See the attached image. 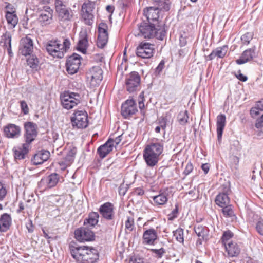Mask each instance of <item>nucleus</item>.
I'll use <instances>...</instances> for the list:
<instances>
[{"label":"nucleus","instance_id":"6","mask_svg":"<svg viewBox=\"0 0 263 263\" xmlns=\"http://www.w3.org/2000/svg\"><path fill=\"white\" fill-rule=\"evenodd\" d=\"M55 11L59 19L61 21H70L73 17L72 10L67 7L62 0H55L54 2Z\"/></svg>","mask_w":263,"mask_h":263},{"label":"nucleus","instance_id":"53","mask_svg":"<svg viewBox=\"0 0 263 263\" xmlns=\"http://www.w3.org/2000/svg\"><path fill=\"white\" fill-rule=\"evenodd\" d=\"M193 168V164L191 162L188 163L185 166L183 174L186 176L188 175L192 172Z\"/></svg>","mask_w":263,"mask_h":263},{"label":"nucleus","instance_id":"54","mask_svg":"<svg viewBox=\"0 0 263 263\" xmlns=\"http://www.w3.org/2000/svg\"><path fill=\"white\" fill-rule=\"evenodd\" d=\"M235 77L240 81L242 82H246L248 80V78L246 76L241 73V71L239 70L237 71V73H235Z\"/></svg>","mask_w":263,"mask_h":263},{"label":"nucleus","instance_id":"30","mask_svg":"<svg viewBox=\"0 0 263 263\" xmlns=\"http://www.w3.org/2000/svg\"><path fill=\"white\" fill-rule=\"evenodd\" d=\"M255 54V49L250 48L246 50L243 52L239 59L236 61V63L238 65L245 64L251 61Z\"/></svg>","mask_w":263,"mask_h":263},{"label":"nucleus","instance_id":"7","mask_svg":"<svg viewBox=\"0 0 263 263\" xmlns=\"http://www.w3.org/2000/svg\"><path fill=\"white\" fill-rule=\"evenodd\" d=\"M71 121L73 127L77 128H85L88 126V115L84 110L75 111L71 118Z\"/></svg>","mask_w":263,"mask_h":263},{"label":"nucleus","instance_id":"37","mask_svg":"<svg viewBox=\"0 0 263 263\" xmlns=\"http://www.w3.org/2000/svg\"><path fill=\"white\" fill-rule=\"evenodd\" d=\"M194 231L199 237V240L201 241L206 238L208 236V228L202 225L198 224L195 226Z\"/></svg>","mask_w":263,"mask_h":263},{"label":"nucleus","instance_id":"40","mask_svg":"<svg viewBox=\"0 0 263 263\" xmlns=\"http://www.w3.org/2000/svg\"><path fill=\"white\" fill-rule=\"evenodd\" d=\"M233 234L230 231H225L222 235L221 237V241L224 245V247H226L232 241L231 240V238L233 237Z\"/></svg>","mask_w":263,"mask_h":263},{"label":"nucleus","instance_id":"45","mask_svg":"<svg viewBox=\"0 0 263 263\" xmlns=\"http://www.w3.org/2000/svg\"><path fill=\"white\" fill-rule=\"evenodd\" d=\"M126 230L128 232H132L135 228L134 219L133 217H127V220L125 222Z\"/></svg>","mask_w":263,"mask_h":263},{"label":"nucleus","instance_id":"34","mask_svg":"<svg viewBox=\"0 0 263 263\" xmlns=\"http://www.w3.org/2000/svg\"><path fill=\"white\" fill-rule=\"evenodd\" d=\"M225 249L228 256L230 257L236 256L240 252V247L236 242H232L225 247Z\"/></svg>","mask_w":263,"mask_h":263},{"label":"nucleus","instance_id":"55","mask_svg":"<svg viewBox=\"0 0 263 263\" xmlns=\"http://www.w3.org/2000/svg\"><path fill=\"white\" fill-rule=\"evenodd\" d=\"M256 228L258 233L263 235V220L258 222Z\"/></svg>","mask_w":263,"mask_h":263},{"label":"nucleus","instance_id":"61","mask_svg":"<svg viewBox=\"0 0 263 263\" xmlns=\"http://www.w3.org/2000/svg\"><path fill=\"white\" fill-rule=\"evenodd\" d=\"M167 121V119L166 118H164L163 119L162 121L161 122L160 127L163 130H165L166 128V122Z\"/></svg>","mask_w":263,"mask_h":263},{"label":"nucleus","instance_id":"21","mask_svg":"<svg viewBox=\"0 0 263 263\" xmlns=\"http://www.w3.org/2000/svg\"><path fill=\"white\" fill-rule=\"evenodd\" d=\"M77 148L72 145H70L65 150V156L63 160L60 161L59 163L60 165L67 167L71 165L74 161Z\"/></svg>","mask_w":263,"mask_h":263},{"label":"nucleus","instance_id":"29","mask_svg":"<svg viewBox=\"0 0 263 263\" xmlns=\"http://www.w3.org/2000/svg\"><path fill=\"white\" fill-rule=\"evenodd\" d=\"M113 148L112 141L111 139H109L105 144L100 146L97 150L99 156L101 158H105Z\"/></svg>","mask_w":263,"mask_h":263},{"label":"nucleus","instance_id":"51","mask_svg":"<svg viewBox=\"0 0 263 263\" xmlns=\"http://www.w3.org/2000/svg\"><path fill=\"white\" fill-rule=\"evenodd\" d=\"M178 207L177 205H176L175 209H174L172 212L168 215V219L170 220H173L174 218L177 217L178 215Z\"/></svg>","mask_w":263,"mask_h":263},{"label":"nucleus","instance_id":"2","mask_svg":"<svg viewBox=\"0 0 263 263\" xmlns=\"http://www.w3.org/2000/svg\"><path fill=\"white\" fill-rule=\"evenodd\" d=\"M163 151V144L161 142L151 143L147 145L143 153V158L147 165L151 167L156 166Z\"/></svg>","mask_w":263,"mask_h":263},{"label":"nucleus","instance_id":"38","mask_svg":"<svg viewBox=\"0 0 263 263\" xmlns=\"http://www.w3.org/2000/svg\"><path fill=\"white\" fill-rule=\"evenodd\" d=\"M259 111H263V99L257 101L255 106L250 109V115L252 118L259 114Z\"/></svg>","mask_w":263,"mask_h":263},{"label":"nucleus","instance_id":"47","mask_svg":"<svg viewBox=\"0 0 263 263\" xmlns=\"http://www.w3.org/2000/svg\"><path fill=\"white\" fill-rule=\"evenodd\" d=\"M253 34L252 32H247L241 37V40L243 44L248 45L253 39Z\"/></svg>","mask_w":263,"mask_h":263},{"label":"nucleus","instance_id":"27","mask_svg":"<svg viewBox=\"0 0 263 263\" xmlns=\"http://www.w3.org/2000/svg\"><path fill=\"white\" fill-rule=\"evenodd\" d=\"M12 224L11 215L8 213H4L0 217V232H5L10 228Z\"/></svg>","mask_w":263,"mask_h":263},{"label":"nucleus","instance_id":"12","mask_svg":"<svg viewBox=\"0 0 263 263\" xmlns=\"http://www.w3.org/2000/svg\"><path fill=\"white\" fill-rule=\"evenodd\" d=\"M81 56L77 53L69 57L66 66V70L69 74H73L78 71L81 64Z\"/></svg>","mask_w":263,"mask_h":263},{"label":"nucleus","instance_id":"46","mask_svg":"<svg viewBox=\"0 0 263 263\" xmlns=\"http://www.w3.org/2000/svg\"><path fill=\"white\" fill-rule=\"evenodd\" d=\"M222 208V212L224 216L231 217L234 215L232 206L229 204H228V205H226V206H223Z\"/></svg>","mask_w":263,"mask_h":263},{"label":"nucleus","instance_id":"42","mask_svg":"<svg viewBox=\"0 0 263 263\" xmlns=\"http://www.w3.org/2000/svg\"><path fill=\"white\" fill-rule=\"evenodd\" d=\"M28 65L33 69L37 70L39 68V61L35 55L30 56L27 60Z\"/></svg>","mask_w":263,"mask_h":263},{"label":"nucleus","instance_id":"26","mask_svg":"<svg viewBox=\"0 0 263 263\" xmlns=\"http://www.w3.org/2000/svg\"><path fill=\"white\" fill-rule=\"evenodd\" d=\"M11 32L6 31L1 36L0 40V44L4 48L7 50L8 53L11 55L12 54L11 50Z\"/></svg>","mask_w":263,"mask_h":263},{"label":"nucleus","instance_id":"5","mask_svg":"<svg viewBox=\"0 0 263 263\" xmlns=\"http://www.w3.org/2000/svg\"><path fill=\"white\" fill-rule=\"evenodd\" d=\"M60 98L62 106L68 110L75 107L81 102L80 95L72 92L65 91Z\"/></svg>","mask_w":263,"mask_h":263},{"label":"nucleus","instance_id":"33","mask_svg":"<svg viewBox=\"0 0 263 263\" xmlns=\"http://www.w3.org/2000/svg\"><path fill=\"white\" fill-rule=\"evenodd\" d=\"M29 147V144L25 143L22 146L15 148L14 151L15 159L18 160L24 159L28 152Z\"/></svg>","mask_w":263,"mask_h":263},{"label":"nucleus","instance_id":"3","mask_svg":"<svg viewBox=\"0 0 263 263\" xmlns=\"http://www.w3.org/2000/svg\"><path fill=\"white\" fill-rule=\"evenodd\" d=\"M139 30L140 34L138 35L144 38L156 37L159 40H163L166 34L164 28L161 25L155 24L142 23L139 26Z\"/></svg>","mask_w":263,"mask_h":263},{"label":"nucleus","instance_id":"9","mask_svg":"<svg viewBox=\"0 0 263 263\" xmlns=\"http://www.w3.org/2000/svg\"><path fill=\"white\" fill-rule=\"evenodd\" d=\"M154 46V45L149 43L141 42L137 48L136 54L142 58H151L155 51Z\"/></svg>","mask_w":263,"mask_h":263},{"label":"nucleus","instance_id":"1","mask_svg":"<svg viewBox=\"0 0 263 263\" xmlns=\"http://www.w3.org/2000/svg\"><path fill=\"white\" fill-rule=\"evenodd\" d=\"M69 249L71 256L79 263H95L99 258L98 251L92 248L70 244Z\"/></svg>","mask_w":263,"mask_h":263},{"label":"nucleus","instance_id":"13","mask_svg":"<svg viewBox=\"0 0 263 263\" xmlns=\"http://www.w3.org/2000/svg\"><path fill=\"white\" fill-rule=\"evenodd\" d=\"M140 82V77L138 72L134 71L127 76L125 84L126 89L129 92L136 91Z\"/></svg>","mask_w":263,"mask_h":263},{"label":"nucleus","instance_id":"32","mask_svg":"<svg viewBox=\"0 0 263 263\" xmlns=\"http://www.w3.org/2000/svg\"><path fill=\"white\" fill-rule=\"evenodd\" d=\"M226 117L223 114H220L217 117V133L218 139L219 140L221 139L223 129L226 125Z\"/></svg>","mask_w":263,"mask_h":263},{"label":"nucleus","instance_id":"41","mask_svg":"<svg viewBox=\"0 0 263 263\" xmlns=\"http://www.w3.org/2000/svg\"><path fill=\"white\" fill-rule=\"evenodd\" d=\"M99 217V214L97 212L90 213L88 218L86 219L87 223L91 226H95L98 222Z\"/></svg>","mask_w":263,"mask_h":263},{"label":"nucleus","instance_id":"20","mask_svg":"<svg viewBox=\"0 0 263 263\" xmlns=\"http://www.w3.org/2000/svg\"><path fill=\"white\" fill-rule=\"evenodd\" d=\"M157 5V7L156 8L150 7L147 8L146 10H144V15L146 17L149 24L159 25L158 22L159 18V10H161L159 8V5Z\"/></svg>","mask_w":263,"mask_h":263},{"label":"nucleus","instance_id":"43","mask_svg":"<svg viewBox=\"0 0 263 263\" xmlns=\"http://www.w3.org/2000/svg\"><path fill=\"white\" fill-rule=\"evenodd\" d=\"M177 119L180 124L185 125L189 119L187 111L186 110L180 112L178 115Z\"/></svg>","mask_w":263,"mask_h":263},{"label":"nucleus","instance_id":"31","mask_svg":"<svg viewBox=\"0 0 263 263\" xmlns=\"http://www.w3.org/2000/svg\"><path fill=\"white\" fill-rule=\"evenodd\" d=\"M228 49V47L227 45L216 48L208 56V60H212L216 57L219 58H223L227 54Z\"/></svg>","mask_w":263,"mask_h":263},{"label":"nucleus","instance_id":"57","mask_svg":"<svg viewBox=\"0 0 263 263\" xmlns=\"http://www.w3.org/2000/svg\"><path fill=\"white\" fill-rule=\"evenodd\" d=\"M180 45L181 46H184L187 44L186 39L185 36H183L182 35H181L180 36Z\"/></svg>","mask_w":263,"mask_h":263},{"label":"nucleus","instance_id":"59","mask_svg":"<svg viewBox=\"0 0 263 263\" xmlns=\"http://www.w3.org/2000/svg\"><path fill=\"white\" fill-rule=\"evenodd\" d=\"M26 228L28 232L32 233L33 231V224L31 221H30V222L26 225Z\"/></svg>","mask_w":263,"mask_h":263},{"label":"nucleus","instance_id":"56","mask_svg":"<svg viewBox=\"0 0 263 263\" xmlns=\"http://www.w3.org/2000/svg\"><path fill=\"white\" fill-rule=\"evenodd\" d=\"M164 62L163 61H161L160 63L159 64L157 68H156V72L158 73H159L161 72L162 70L164 68Z\"/></svg>","mask_w":263,"mask_h":263},{"label":"nucleus","instance_id":"44","mask_svg":"<svg viewBox=\"0 0 263 263\" xmlns=\"http://www.w3.org/2000/svg\"><path fill=\"white\" fill-rule=\"evenodd\" d=\"M173 235L178 242L181 243L184 242L183 230L182 228H179L173 231Z\"/></svg>","mask_w":263,"mask_h":263},{"label":"nucleus","instance_id":"4","mask_svg":"<svg viewBox=\"0 0 263 263\" xmlns=\"http://www.w3.org/2000/svg\"><path fill=\"white\" fill-rule=\"evenodd\" d=\"M70 46L68 39H65L63 43L58 40L48 41L46 44L48 53L54 58H62Z\"/></svg>","mask_w":263,"mask_h":263},{"label":"nucleus","instance_id":"11","mask_svg":"<svg viewBox=\"0 0 263 263\" xmlns=\"http://www.w3.org/2000/svg\"><path fill=\"white\" fill-rule=\"evenodd\" d=\"M102 70L99 66L92 67L87 73V79L92 86L98 85L103 79Z\"/></svg>","mask_w":263,"mask_h":263},{"label":"nucleus","instance_id":"60","mask_svg":"<svg viewBox=\"0 0 263 263\" xmlns=\"http://www.w3.org/2000/svg\"><path fill=\"white\" fill-rule=\"evenodd\" d=\"M202 170L205 174H207L209 171V166L208 163L203 164L201 166Z\"/></svg>","mask_w":263,"mask_h":263},{"label":"nucleus","instance_id":"23","mask_svg":"<svg viewBox=\"0 0 263 263\" xmlns=\"http://www.w3.org/2000/svg\"><path fill=\"white\" fill-rule=\"evenodd\" d=\"M88 45V35L86 30H82L79 34V41L77 49L83 53H86Z\"/></svg>","mask_w":263,"mask_h":263},{"label":"nucleus","instance_id":"35","mask_svg":"<svg viewBox=\"0 0 263 263\" xmlns=\"http://www.w3.org/2000/svg\"><path fill=\"white\" fill-rule=\"evenodd\" d=\"M168 194L166 192H160L158 195L151 196L154 203L157 205H164L168 200Z\"/></svg>","mask_w":263,"mask_h":263},{"label":"nucleus","instance_id":"39","mask_svg":"<svg viewBox=\"0 0 263 263\" xmlns=\"http://www.w3.org/2000/svg\"><path fill=\"white\" fill-rule=\"evenodd\" d=\"M52 14L50 11H44L40 15L39 20L42 23L49 24L51 21Z\"/></svg>","mask_w":263,"mask_h":263},{"label":"nucleus","instance_id":"64","mask_svg":"<svg viewBox=\"0 0 263 263\" xmlns=\"http://www.w3.org/2000/svg\"><path fill=\"white\" fill-rule=\"evenodd\" d=\"M141 259L140 258H132L129 261V263H141Z\"/></svg>","mask_w":263,"mask_h":263},{"label":"nucleus","instance_id":"19","mask_svg":"<svg viewBox=\"0 0 263 263\" xmlns=\"http://www.w3.org/2000/svg\"><path fill=\"white\" fill-rule=\"evenodd\" d=\"M59 180V175L56 173H52L48 176L42 179L39 185L43 190L51 188L56 185Z\"/></svg>","mask_w":263,"mask_h":263},{"label":"nucleus","instance_id":"22","mask_svg":"<svg viewBox=\"0 0 263 263\" xmlns=\"http://www.w3.org/2000/svg\"><path fill=\"white\" fill-rule=\"evenodd\" d=\"M99 211L101 216L107 220H111L114 217V205L110 202L101 205Z\"/></svg>","mask_w":263,"mask_h":263},{"label":"nucleus","instance_id":"8","mask_svg":"<svg viewBox=\"0 0 263 263\" xmlns=\"http://www.w3.org/2000/svg\"><path fill=\"white\" fill-rule=\"evenodd\" d=\"M157 231L154 228H144L142 243L144 246H154L158 239Z\"/></svg>","mask_w":263,"mask_h":263},{"label":"nucleus","instance_id":"17","mask_svg":"<svg viewBox=\"0 0 263 263\" xmlns=\"http://www.w3.org/2000/svg\"><path fill=\"white\" fill-rule=\"evenodd\" d=\"M74 237L80 242L89 241L93 240L94 234L89 229L80 228L75 230Z\"/></svg>","mask_w":263,"mask_h":263},{"label":"nucleus","instance_id":"25","mask_svg":"<svg viewBox=\"0 0 263 263\" xmlns=\"http://www.w3.org/2000/svg\"><path fill=\"white\" fill-rule=\"evenodd\" d=\"M229 192H230V189L229 187H227L223 192L220 193L217 195L215 202L217 205L223 207L228 205L230 203V198L228 197Z\"/></svg>","mask_w":263,"mask_h":263},{"label":"nucleus","instance_id":"62","mask_svg":"<svg viewBox=\"0 0 263 263\" xmlns=\"http://www.w3.org/2000/svg\"><path fill=\"white\" fill-rule=\"evenodd\" d=\"M106 10L110 13H112L114 11V7L111 5H107L106 7Z\"/></svg>","mask_w":263,"mask_h":263},{"label":"nucleus","instance_id":"14","mask_svg":"<svg viewBox=\"0 0 263 263\" xmlns=\"http://www.w3.org/2000/svg\"><path fill=\"white\" fill-rule=\"evenodd\" d=\"M108 39L107 25L105 23H101L98 27L97 46L100 48H103L108 42Z\"/></svg>","mask_w":263,"mask_h":263},{"label":"nucleus","instance_id":"15","mask_svg":"<svg viewBox=\"0 0 263 263\" xmlns=\"http://www.w3.org/2000/svg\"><path fill=\"white\" fill-rule=\"evenodd\" d=\"M137 111L136 104L133 99L127 100L121 107V115L124 118H128Z\"/></svg>","mask_w":263,"mask_h":263},{"label":"nucleus","instance_id":"36","mask_svg":"<svg viewBox=\"0 0 263 263\" xmlns=\"http://www.w3.org/2000/svg\"><path fill=\"white\" fill-rule=\"evenodd\" d=\"M6 18L10 27L14 28L18 23V18L15 14V11L11 10V11L6 12Z\"/></svg>","mask_w":263,"mask_h":263},{"label":"nucleus","instance_id":"48","mask_svg":"<svg viewBox=\"0 0 263 263\" xmlns=\"http://www.w3.org/2000/svg\"><path fill=\"white\" fill-rule=\"evenodd\" d=\"M7 194V190L6 187L0 182V201H3L6 197Z\"/></svg>","mask_w":263,"mask_h":263},{"label":"nucleus","instance_id":"52","mask_svg":"<svg viewBox=\"0 0 263 263\" xmlns=\"http://www.w3.org/2000/svg\"><path fill=\"white\" fill-rule=\"evenodd\" d=\"M255 126L258 129L263 127V114L256 119Z\"/></svg>","mask_w":263,"mask_h":263},{"label":"nucleus","instance_id":"10","mask_svg":"<svg viewBox=\"0 0 263 263\" xmlns=\"http://www.w3.org/2000/svg\"><path fill=\"white\" fill-rule=\"evenodd\" d=\"M95 3L90 1H87L82 5V17L84 20L85 23L90 25L92 23L93 16L92 14L94 8Z\"/></svg>","mask_w":263,"mask_h":263},{"label":"nucleus","instance_id":"63","mask_svg":"<svg viewBox=\"0 0 263 263\" xmlns=\"http://www.w3.org/2000/svg\"><path fill=\"white\" fill-rule=\"evenodd\" d=\"M12 9V10H15V8L13 7V5L10 4H8V5H6V12H8V11H11V10Z\"/></svg>","mask_w":263,"mask_h":263},{"label":"nucleus","instance_id":"28","mask_svg":"<svg viewBox=\"0 0 263 263\" xmlns=\"http://www.w3.org/2000/svg\"><path fill=\"white\" fill-rule=\"evenodd\" d=\"M50 156V153L48 151H40L36 153L32 159V162L34 165L42 164L47 161Z\"/></svg>","mask_w":263,"mask_h":263},{"label":"nucleus","instance_id":"49","mask_svg":"<svg viewBox=\"0 0 263 263\" xmlns=\"http://www.w3.org/2000/svg\"><path fill=\"white\" fill-rule=\"evenodd\" d=\"M151 251L157 258H161L165 253V250L163 248H161L159 249H152L151 250Z\"/></svg>","mask_w":263,"mask_h":263},{"label":"nucleus","instance_id":"50","mask_svg":"<svg viewBox=\"0 0 263 263\" xmlns=\"http://www.w3.org/2000/svg\"><path fill=\"white\" fill-rule=\"evenodd\" d=\"M21 108L24 114L26 115L29 112V108L26 102L25 101L20 102Z\"/></svg>","mask_w":263,"mask_h":263},{"label":"nucleus","instance_id":"58","mask_svg":"<svg viewBox=\"0 0 263 263\" xmlns=\"http://www.w3.org/2000/svg\"><path fill=\"white\" fill-rule=\"evenodd\" d=\"M121 136H119L117 137L115 139H111V140L112 141L113 147L115 145H117L121 141Z\"/></svg>","mask_w":263,"mask_h":263},{"label":"nucleus","instance_id":"18","mask_svg":"<svg viewBox=\"0 0 263 263\" xmlns=\"http://www.w3.org/2000/svg\"><path fill=\"white\" fill-rule=\"evenodd\" d=\"M33 49L32 40L28 36L23 37L20 43L19 51L21 54L27 56L30 55Z\"/></svg>","mask_w":263,"mask_h":263},{"label":"nucleus","instance_id":"16","mask_svg":"<svg viewBox=\"0 0 263 263\" xmlns=\"http://www.w3.org/2000/svg\"><path fill=\"white\" fill-rule=\"evenodd\" d=\"M25 129L26 143L30 144L35 138L37 134V125L32 122H27L24 124Z\"/></svg>","mask_w":263,"mask_h":263},{"label":"nucleus","instance_id":"24","mask_svg":"<svg viewBox=\"0 0 263 263\" xmlns=\"http://www.w3.org/2000/svg\"><path fill=\"white\" fill-rule=\"evenodd\" d=\"M20 128L13 124H9L4 128V132L6 137L9 138H16L20 135Z\"/></svg>","mask_w":263,"mask_h":263}]
</instances>
